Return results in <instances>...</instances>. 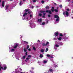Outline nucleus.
<instances>
[{
	"label": "nucleus",
	"instance_id": "f257e3e1",
	"mask_svg": "<svg viewBox=\"0 0 73 73\" xmlns=\"http://www.w3.org/2000/svg\"><path fill=\"white\" fill-rule=\"evenodd\" d=\"M63 14L64 16V17H68L69 16V13L67 11H64L63 13Z\"/></svg>",
	"mask_w": 73,
	"mask_h": 73
},
{
	"label": "nucleus",
	"instance_id": "f03ea898",
	"mask_svg": "<svg viewBox=\"0 0 73 73\" xmlns=\"http://www.w3.org/2000/svg\"><path fill=\"white\" fill-rule=\"evenodd\" d=\"M3 67H4V68H3L2 67H1V65H0V71H1V69H2V70H5L7 69V65L5 64H4L3 66Z\"/></svg>",
	"mask_w": 73,
	"mask_h": 73
},
{
	"label": "nucleus",
	"instance_id": "7ed1b4c3",
	"mask_svg": "<svg viewBox=\"0 0 73 73\" xmlns=\"http://www.w3.org/2000/svg\"><path fill=\"white\" fill-rule=\"evenodd\" d=\"M54 17L55 18H57V19H56V21H59L60 18H59V17H58L57 15H54Z\"/></svg>",
	"mask_w": 73,
	"mask_h": 73
},
{
	"label": "nucleus",
	"instance_id": "20e7f679",
	"mask_svg": "<svg viewBox=\"0 0 73 73\" xmlns=\"http://www.w3.org/2000/svg\"><path fill=\"white\" fill-rule=\"evenodd\" d=\"M46 13H49V14H50V15L52 14V12L50 10H46Z\"/></svg>",
	"mask_w": 73,
	"mask_h": 73
},
{
	"label": "nucleus",
	"instance_id": "39448f33",
	"mask_svg": "<svg viewBox=\"0 0 73 73\" xmlns=\"http://www.w3.org/2000/svg\"><path fill=\"white\" fill-rule=\"evenodd\" d=\"M41 13H43V15L44 16H45L46 13H45V11H41Z\"/></svg>",
	"mask_w": 73,
	"mask_h": 73
},
{
	"label": "nucleus",
	"instance_id": "423d86ee",
	"mask_svg": "<svg viewBox=\"0 0 73 73\" xmlns=\"http://www.w3.org/2000/svg\"><path fill=\"white\" fill-rule=\"evenodd\" d=\"M19 5L20 6H21L22 5H23V2H22V1H21L20 3H19Z\"/></svg>",
	"mask_w": 73,
	"mask_h": 73
},
{
	"label": "nucleus",
	"instance_id": "0eeeda50",
	"mask_svg": "<svg viewBox=\"0 0 73 73\" xmlns=\"http://www.w3.org/2000/svg\"><path fill=\"white\" fill-rule=\"evenodd\" d=\"M8 7H9V6H8V5L6 6H5V10H7V9H8Z\"/></svg>",
	"mask_w": 73,
	"mask_h": 73
},
{
	"label": "nucleus",
	"instance_id": "6e6552de",
	"mask_svg": "<svg viewBox=\"0 0 73 73\" xmlns=\"http://www.w3.org/2000/svg\"><path fill=\"white\" fill-rule=\"evenodd\" d=\"M47 62H48V60H43L42 62L44 64H46V63H47Z\"/></svg>",
	"mask_w": 73,
	"mask_h": 73
},
{
	"label": "nucleus",
	"instance_id": "1a4fd4ad",
	"mask_svg": "<svg viewBox=\"0 0 73 73\" xmlns=\"http://www.w3.org/2000/svg\"><path fill=\"white\" fill-rule=\"evenodd\" d=\"M54 34H55V35L56 36H58V33L56 32Z\"/></svg>",
	"mask_w": 73,
	"mask_h": 73
},
{
	"label": "nucleus",
	"instance_id": "9d476101",
	"mask_svg": "<svg viewBox=\"0 0 73 73\" xmlns=\"http://www.w3.org/2000/svg\"><path fill=\"white\" fill-rule=\"evenodd\" d=\"M2 6L3 7H4V2L3 1L2 3Z\"/></svg>",
	"mask_w": 73,
	"mask_h": 73
},
{
	"label": "nucleus",
	"instance_id": "9b49d317",
	"mask_svg": "<svg viewBox=\"0 0 73 73\" xmlns=\"http://www.w3.org/2000/svg\"><path fill=\"white\" fill-rule=\"evenodd\" d=\"M42 20V19H38V22H39V23H41V22Z\"/></svg>",
	"mask_w": 73,
	"mask_h": 73
},
{
	"label": "nucleus",
	"instance_id": "f8f14e48",
	"mask_svg": "<svg viewBox=\"0 0 73 73\" xmlns=\"http://www.w3.org/2000/svg\"><path fill=\"white\" fill-rule=\"evenodd\" d=\"M28 15V13H24V14L23 15V16H26V15Z\"/></svg>",
	"mask_w": 73,
	"mask_h": 73
},
{
	"label": "nucleus",
	"instance_id": "ddd939ff",
	"mask_svg": "<svg viewBox=\"0 0 73 73\" xmlns=\"http://www.w3.org/2000/svg\"><path fill=\"white\" fill-rule=\"evenodd\" d=\"M62 38H61V37H59V38H57L58 40H61Z\"/></svg>",
	"mask_w": 73,
	"mask_h": 73
},
{
	"label": "nucleus",
	"instance_id": "4468645a",
	"mask_svg": "<svg viewBox=\"0 0 73 73\" xmlns=\"http://www.w3.org/2000/svg\"><path fill=\"white\" fill-rule=\"evenodd\" d=\"M17 46H18V44H16L15 46L14 47V48L15 49L17 47Z\"/></svg>",
	"mask_w": 73,
	"mask_h": 73
},
{
	"label": "nucleus",
	"instance_id": "2eb2a0df",
	"mask_svg": "<svg viewBox=\"0 0 73 73\" xmlns=\"http://www.w3.org/2000/svg\"><path fill=\"white\" fill-rule=\"evenodd\" d=\"M14 51H15V49H12L11 51H9V52H14Z\"/></svg>",
	"mask_w": 73,
	"mask_h": 73
},
{
	"label": "nucleus",
	"instance_id": "dca6fc26",
	"mask_svg": "<svg viewBox=\"0 0 73 73\" xmlns=\"http://www.w3.org/2000/svg\"><path fill=\"white\" fill-rule=\"evenodd\" d=\"M54 46L56 47V48H58V47H59V46L57 44H56Z\"/></svg>",
	"mask_w": 73,
	"mask_h": 73
},
{
	"label": "nucleus",
	"instance_id": "f3484780",
	"mask_svg": "<svg viewBox=\"0 0 73 73\" xmlns=\"http://www.w3.org/2000/svg\"><path fill=\"white\" fill-rule=\"evenodd\" d=\"M25 11L26 12H28V11H29V9H26L25 10Z\"/></svg>",
	"mask_w": 73,
	"mask_h": 73
},
{
	"label": "nucleus",
	"instance_id": "a211bd4d",
	"mask_svg": "<svg viewBox=\"0 0 73 73\" xmlns=\"http://www.w3.org/2000/svg\"><path fill=\"white\" fill-rule=\"evenodd\" d=\"M49 71H50V72H52L53 70H52V69H51L50 68L49 69Z\"/></svg>",
	"mask_w": 73,
	"mask_h": 73
},
{
	"label": "nucleus",
	"instance_id": "6ab92c4d",
	"mask_svg": "<svg viewBox=\"0 0 73 73\" xmlns=\"http://www.w3.org/2000/svg\"><path fill=\"white\" fill-rule=\"evenodd\" d=\"M40 51H41V52L43 53V52H44V49H42Z\"/></svg>",
	"mask_w": 73,
	"mask_h": 73
},
{
	"label": "nucleus",
	"instance_id": "aec40b11",
	"mask_svg": "<svg viewBox=\"0 0 73 73\" xmlns=\"http://www.w3.org/2000/svg\"><path fill=\"white\" fill-rule=\"evenodd\" d=\"M49 8V6H46V9H48Z\"/></svg>",
	"mask_w": 73,
	"mask_h": 73
},
{
	"label": "nucleus",
	"instance_id": "412c9836",
	"mask_svg": "<svg viewBox=\"0 0 73 73\" xmlns=\"http://www.w3.org/2000/svg\"><path fill=\"white\" fill-rule=\"evenodd\" d=\"M48 48H46V50L45 51V52H47V51H48Z\"/></svg>",
	"mask_w": 73,
	"mask_h": 73
},
{
	"label": "nucleus",
	"instance_id": "4be33fe9",
	"mask_svg": "<svg viewBox=\"0 0 73 73\" xmlns=\"http://www.w3.org/2000/svg\"><path fill=\"white\" fill-rule=\"evenodd\" d=\"M54 11L56 12H58V10L56 9H54Z\"/></svg>",
	"mask_w": 73,
	"mask_h": 73
},
{
	"label": "nucleus",
	"instance_id": "5701e85b",
	"mask_svg": "<svg viewBox=\"0 0 73 73\" xmlns=\"http://www.w3.org/2000/svg\"><path fill=\"white\" fill-rule=\"evenodd\" d=\"M49 44V42H47L46 43V45H48Z\"/></svg>",
	"mask_w": 73,
	"mask_h": 73
},
{
	"label": "nucleus",
	"instance_id": "b1692460",
	"mask_svg": "<svg viewBox=\"0 0 73 73\" xmlns=\"http://www.w3.org/2000/svg\"><path fill=\"white\" fill-rule=\"evenodd\" d=\"M40 57L41 58L43 57V55H42V54H40Z\"/></svg>",
	"mask_w": 73,
	"mask_h": 73
},
{
	"label": "nucleus",
	"instance_id": "393cba45",
	"mask_svg": "<svg viewBox=\"0 0 73 73\" xmlns=\"http://www.w3.org/2000/svg\"><path fill=\"white\" fill-rule=\"evenodd\" d=\"M23 42H24L25 44H28V42H26L25 41H23Z\"/></svg>",
	"mask_w": 73,
	"mask_h": 73
},
{
	"label": "nucleus",
	"instance_id": "a878e982",
	"mask_svg": "<svg viewBox=\"0 0 73 73\" xmlns=\"http://www.w3.org/2000/svg\"><path fill=\"white\" fill-rule=\"evenodd\" d=\"M33 49L34 50H36V48L35 47H33Z\"/></svg>",
	"mask_w": 73,
	"mask_h": 73
},
{
	"label": "nucleus",
	"instance_id": "bb28decb",
	"mask_svg": "<svg viewBox=\"0 0 73 73\" xmlns=\"http://www.w3.org/2000/svg\"><path fill=\"white\" fill-rule=\"evenodd\" d=\"M42 45L43 46H46V44H45V43H43L42 44Z\"/></svg>",
	"mask_w": 73,
	"mask_h": 73
},
{
	"label": "nucleus",
	"instance_id": "cd10ccee",
	"mask_svg": "<svg viewBox=\"0 0 73 73\" xmlns=\"http://www.w3.org/2000/svg\"><path fill=\"white\" fill-rule=\"evenodd\" d=\"M25 57H26V56H23V59H25Z\"/></svg>",
	"mask_w": 73,
	"mask_h": 73
},
{
	"label": "nucleus",
	"instance_id": "c85d7f7f",
	"mask_svg": "<svg viewBox=\"0 0 73 73\" xmlns=\"http://www.w3.org/2000/svg\"><path fill=\"white\" fill-rule=\"evenodd\" d=\"M29 46L28 45L27 46V49H29Z\"/></svg>",
	"mask_w": 73,
	"mask_h": 73
},
{
	"label": "nucleus",
	"instance_id": "c756f323",
	"mask_svg": "<svg viewBox=\"0 0 73 73\" xmlns=\"http://www.w3.org/2000/svg\"><path fill=\"white\" fill-rule=\"evenodd\" d=\"M50 60L52 62H53V63H54V61H53V60L52 59H50Z\"/></svg>",
	"mask_w": 73,
	"mask_h": 73
},
{
	"label": "nucleus",
	"instance_id": "7c9ffc66",
	"mask_svg": "<svg viewBox=\"0 0 73 73\" xmlns=\"http://www.w3.org/2000/svg\"><path fill=\"white\" fill-rule=\"evenodd\" d=\"M45 24V22L42 23V25H44Z\"/></svg>",
	"mask_w": 73,
	"mask_h": 73
},
{
	"label": "nucleus",
	"instance_id": "2f4dec72",
	"mask_svg": "<svg viewBox=\"0 0 73 73\" xmlns=\"http://www.w3.org/2000/svg\"><path fill=\"white\" fill-rule=\"evenodd\" d=\"M47 57H50V56L49 54H47Z\"/></svg>",
	"mask_w": 73,
	"mask_h": 73
},
{
	"label": "nucleus",
	"instance_id": "473e14b6",
	"mask_svg": "<svg viewBox=\"0 0 73 73\" xmlns=\"http://www.w3.org/2000/svg\"><path fill=\"white\" fill-rule=\"evenodd\" d=\"M41 3L42 4H44V1H41Z\"/></svg>",
	"mask_w": 73,
	"mask_h": 73
},
{
	"label": "nucleus",
	"instance_id": "72a5a7b5",
	"mask_svg": "<svg viewBox=\"0 0 73 73\" xmlns=\"http://www.w3.org/2000/svg\"><path fill=\"white\" fill-rule=\"evenodd\" d=\"M60 36H61V37H62V36H63V35H62V34H61V33H60Z\"/></svg>",
	"mask_w": 73,
	"mask_h": 73
},
{
	"label": "nucleus",
	"instance_id": "f704fd0d",
	"mask_svg": "<svg viewBox=\"0 0 73 73\" xmlns=\"http://www.w3.org/2000/svg\"><path fill=\"white\" fill-rule=\"evenodd\" d=\"M24 51L25 52H27V49H25V48H24Z\"/></svg>",
	"mask_w": 73,
	"mask_h": 73
},
{
	"label": "nucleus",
	"instance_id": "c9c22d12",
	"mask_svg": "<svg viewBox=\"0 0 73 73\" xmlns=\"http://www.w3.org/2000/svg\"><path fill=\"white\" fill-rule=\"evenodd\" d=\"M60 45H62V42H60Z\"/></svg>",
	"mask_w": 73,
	"mask_h": 73
},
{
	"label": "nucleus",
	"instance_id": "e433bc0d",
	"mask_svg": "<svg viewBox=\"0 0 73 73\" xmlns=\"http://www.w3.org/2000/svg\"><path fill=\"white\" fill-rule=\"evenodd\" d=\"M36 1H37V0H33V3H35V2H36Z\"/></svg>",
	"mask_w": 73,
	"mask_h": 73
},
{
	"label": "nucleus",
	"instance_id": "4c0bfd02",
	"mask_svg": "<svg viewBox=\"0 0 73 73\" xmlns=\"http://www.w3.org/2000/svg\"><path fill=\"white\" fill-rule=\"evenodd\" d=\"M66 11H70V10H69V9H66Z\"/></svg>",
	"mask_w": 73,
	"mask_h": 73
},
{
	"label": "nucleus",
	"instance_id": "58836bf2",
	"mask_svg": "<svg viewBox=\"0 0 73 73\" xmlns=\"http://www.w3.org/2000/svg\"><path fill=\"white\" fill-rule=\"evenodd\" d=\"M60 7V8H62V5H60L59 6Z\"/></svg>",
	"mask_w": 73,
	"mask_h": 73
},
{
	"label": "nucleus",
	"instance_id": "ea45409f",
	"mask_svg": "<svg viewBox=\"0 0 73 73\" xmlns=\"http://www.w3.org/2000/svg\"><path fill=\"white\" fill-rule=\"evenodd\" d=\"M68 37H65V38H64L63 39H68Z\"/></svg>",
	"mask_w": 73,
	"mask_h": 73
},
{
	"label": "nucleus",
	"instance_id": "a19ab883",
	"mask_svg": "<svg viewBox=\"0 0 73 73\" xmlns=\"http://www.w3.org/2000/svg\"><path fill=\"white\" fill-rule=\"evenodd\" d=\"M39 16L40 17L41 16H42V14H41L40 13L39 14Z\"/></svg>",
	"mask_w": 73,
	"mask_h": 73
},
{
	"label": "nucleus",
	"instance_id": "79ce46f5",
	"mask_svg": "<svg viewBox=\"0 0 73 73\" xmlns=\"http://www.w3.org/2000/svg\"><path fill=\"white\" fill-rule=\"evenodd\" d=\"M54 47L55 49H57V48L56 47H55V46H54Z\"/></svg>",
	"mask_w": 73,
	"mask_h": 73
},
{
	"label": "nucleus",
	"instance_id": "37998d69",
	"mask_svg": "<svg viewBox=\"0 0 73 73\" xmlns=\"http://www.w3.org/2000/svg\"><path fill=\"white\" fill-rule=\"evenodd\" d=\"M28 57H29L31 58V55H28Z\"/></svg>",
	"mask_w": 73,
	"mask_h": 73
},
{
	"label": "nucleus",
	"instance_id": "c03bdc74",
	"mask_svg": "<svg viewBox=\"0 0 73 73\" xmlns=\"http://www.w3.org/2000/svg\"><path fill=\"white\" fill-rule=\"evenodd\" d=\"M51 11H52V12H54V9H51Z\"/></svg>",
	"mask_w": 73,
	"mask_h": 73
},
{
	"label": "nucleus",
	"instance_id": "a18cd8bd",
	"mask_svg": "<svg viewBox=\"0 0 73 73\" xmlns=\"http://www.w3.org/2000/svg\"><path fill=\"white\" fill-rule=\"evenodd\" d=\"M30 17L31 18V17H32V15H30Z\"/></svg>",
	"mask_w": 73,
	"mask_h": 73
},
{
	"label": "nucleus",
	"instance_id": "49530a36",
	"mask_svg": "<svg viewBox=\"0 0 73 73\" xmlns=\"http://www.w3.org/2000/svg\"><path fill=\"white\" fill-rule=\"evenodd\" d=\"M30 72L31 73H34L33 72H32V71H31V70H30Z\"/></svg>",
	"mask_w": 73,
	"mask_h": 73
},
{
	"label": "nucleus",
	"instance_id": "de8ad7c7",
	"mask_svg": "<svg viewBox=\"0 0 73 73\" xmlns=\"http://www.w3.org/2000/svg\"><path fill=\"white\" fill-rule=\"evenodd\" d=\"M48 16L49 17H50V15H48Z\"/></svg>",
	"mask_w": 73,
	"mask_h": 73
},
{
	"label": "nucleus",
	"instance_id": "09e8293b",
	"mask_svg": "<svg viewBox=\"0 0 73 73\" xmlns=\"http://www.w3.org/2000/svg\"><path fill=\"white\" fill-rule=\"evenodd\" d=\"M26 60H29V58H26Z\"/></svg>",
	"mask_w": 73,
	"mask_h": 73
},
{
	"label": "nucleus",
	"instance_id": "8fccbe9b",
	"mask_svg": "<svg viewBox=\"0 0 73 73\" xmlns=\"http://www.w3.org/2000/svg\"><path fill=\"white\" fill-rule=\"evenodd\" d=\"M20 70H21H21H22V69H21V68H19Z\"/></svg>",
	"mask_w": 73,
	"mask_h": 73
},
{
	"label": "nucleus",
	"instance_id": "3c124183",
	"mask_svg": "<svg viewBox=\"0 0 73 73\" xmlns=\"http://www.w3.org/2000/svg\"><path fill=\"white\" fill-rule=\"evenodd\" d=\"M16 58H17V60H19V58H18V57H16Z\"/></svg>",
	"mask_w": 73,
	"mask_h": 73
},
{
	"label": "nucleus",
	"instance_id": "603ef678",
	"mask_svg": "<svg viewBox=\"0 0 73 73\" xmlns=\"http://www.w3.org/2000/svg\"><path fill=\"white\" fill-rule=\"evenodd\" d=\"M52 9H54V7H52Z\"/></svg>",
	"mask_w": 73,
	"mask_h": 73
},
{
	"label": "nucleus",
	"instance_id": "864d4df0",
	"mask_svg": "<svg viewBox=\"0 0 73 73\" xmlns=\"http://www.w3.org/2000/svg\"><path fill=\"white\" fill-rule=\"evenodd\" d=\"M55 68H56V67H57V65H56L54 66Z\"/></svg>",
	"mask_w": 73,
	"mask_h": 73
},
{
	"label": "nucleus",
	"instance_id": "5fc2aeb1",
	"mask_svg": "<svg viewBox=\"0 0 73 73\" xmlns=\"http://www.w3.org/2000/svg\"><path fill=\"white\" fill-rule=\"evenodd\" d=\"M28 50H29V51H31V49H30V48H29L28 49Z\"/></svg>",
	"mask_w": 73,
	"mask_h": 73
},
{
	"label": "nucleus",
	"instance_id": "6e6d98bb",
	"mask_svg": "<svg viewBox=\"0 0 73 73\" xmlns=\"http://www.w3.org/2000/svg\"><path fill=\"white\" fill-rule=\"evenodd\" d=\"M56 38H54V40H56Z\"/></svg>",
	"mask_w": 73,
	"mask_h": 73
},
{
	"label": "nucleus",
	"instance_id": "4d7b16f0",
	"mask_svg": "<svg viewBox=\"0 0 73 73\" xmlns=\"http://www.w3.org/2000/svg\"><path fill=\"white\" fill-rule=\"evenodd\" d=\"M28 13H29V14H30V13H31V12H30L29 11H28Z\"/></svg>",
	"mask_w": 73,
	"mask_h": 73
},
{
	"label": "nucleus",
	"instance_id": "13d9d810",
	"mask_svg": "<svg viewBox=\"0 0 73 73\" xmlns=\"http://www.w3.org/2000/svg\"><path fill=\"white\" fill-rule=\"evenodd\" d=\"M38 42H40V40H38Z\"/></svg>",
	"mask_w": 73,
	"mask_h": 73
},
{
	"label": "nucleus",
	"instance_id": "bf43d9fd",
	"mask_svg": "<svg viewBox=\"0 0 73 73\" xmlns=\"http://www.w3.org/2000/svg\"><path fill=\"white\" fill-rule=\"evenodd\" d=\"M42 17H44H44H45V15L43 16Z\"/></svg>",
	"mask_w": 73,
	"mask_h": 73
},
{
	"label": "nucleus",
	"instance_id": "052dcab7",
	"mask_svg": "<svg viewBox=\"0 0 73 73\" xmlns=\"http://www.w3.org/2000/svg\"><path fill=\"white\" fill-rule=\"evenodd\" d=\"M33 26H34V27H31V28H35V25H33Z\"/></svg>",
	"mask_w": 73,
	"mask_h": 73
},
{
	"label": "nucleus",
	"instance_id": "680f3d73",
	"mask_svg": "<svg viewBox=\"0 0 73 73\" xmlns=\"http://www.w3.org/2000/svg\"><path fill=\"white\" fill-rule=\"evenodd\" d=\"M22 19H23V20H24V19H25V18H23Z\"/></svg>",
	"mask_w": 73,
	"mask_h": 73
},
{
	"label": "nucleus",
	"instance_id": "e2e57ef3",
	"mask_svg": "<svg viewBox=\"0 0 73 73\" xmlns=\"http://www.w3.org/2000/svg\"><path fill=\"white\" fill-rule=\"evenodd\" d=\"M25 54L26 55H27V52L26 53H25Z\"/></svg>",
	"mask_w": 73,
	"mask_h": 73
},
{
	"label": "nucleus",
	"instance_id": "0e129e2a",
	"mask_svg": "<svg viewBox=\"0 0 73 73\" xmlns=\"http://www.w3.org/2000/svg\"><path fill=\"white\" fill-rule=\"evenodd\" d=\"M55 42V44H57V43H56V42H57V41H56Z\"/></svg>",
	"mask_w": 73,
	"mask_h": 73
},
{
	"label": "nucleus",
	"instance_id": "69168bd1",
	"mask_svg": "<svg viewBox=\"0 0 73 73\" xmlns=\"http://www.w3.org/2000/svg\"><path fill=\"white\" fill-rule=\"evenodd\" d=\"M50 57H51V58H54L53 57V56H50Z\"/></svg>",
	"mask_w": 73,
	"mask_h": 73
},
{
	"label": "nucleus",
	"instance_id": "338daca9",
	"mask_svg": "<svg viewBox=\"0 0 73 73\" xmlns=\"http://www.w3.org/2000/svg\"><path fill=\"white\" fill-rule=\"evenodd\" d=\"M54 5H57V4H56V3H54Z\"/></svg>",
	"mask_w": 73,
	"mask_h": 73
},
{
	"label": "nucleus",
	"instance_id": "774afa93",
	"mask_svg": "<svg viewBox=\"0 0 73 73\" xmlns=\"http://www.w3.org/2000/svg\"><path fill=\"white\" fill-rule=\"evenodd\" d=\"M48 21H46V24H48Z\"/></svg>",
	"mask_w": 73,
	"mask_h": 73
}]
</instances>
